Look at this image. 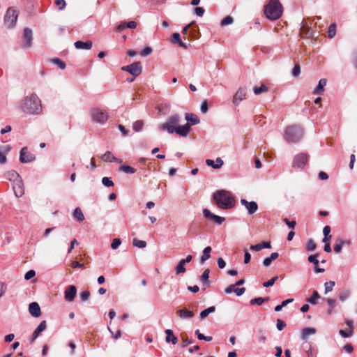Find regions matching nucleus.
I'll use <instances>...</instances> for the list:
<instances>
[{"instance_id": "nucleus-29", "label": "nucleus", "mask_w": 357, "mask_h": 357, "mask_svg": "<svg viewBox=\"0 0 357 357\" xmlns=\"http://www.w3.org/2000/svg\"><path fill=\"white\" fill-rule=\"evenodd\" d=\"M316 331V329L314 328H305L302 331L301 338L303 340H306L309 335L315 334Z\"/></svg>"}, {"instance_id": "nucleus-33", "label": "nucleus", "mask_w": 357, "mask_h": 357, "mask_svg": "<svg viewBox=\"0 0 357 357\" xmlns=\"http://www.w3.org/2000/svg\"><path fill=\"white\" fill-rule=\"evenodd\" d=\"M185 261L181 260L176 266L175 267V272L176 275L184 273L186 271V269L185 268Z\"/></svg>"}, {"instance_id": "nucleus-30", "label": "nucleus", "mask_w": 357, "mask_h": 357, "mask_svg": "<svg viewBox=\"0 0 357 357\" xmlns=\"http://www.w3.org/2000/svg\"><path fill=\"white\" fill-rule=\"evenodd\" d=\"M185 117V119L192 125H196L199 123V117L194 114L186 113Z\"/></svg>"}, {"instance_id": "nucleus-4", "label": "nucleus", "mask_w": 357, "mask_h": 357, "mask_svg": "<svg viewBox=\"0 0 357 357\" xmlns=\"http://www.w3.org/2000/svg\"><path fill=\"white\" fill-rule=\"evenodd\" d=\"M283 8L279 0H271L265 6L264 14L271 20H276L282 15Z\"/></svg>"}, {"instance_id": "nucleus-62", "label": "nucleus", "mask_w": 357, "mask_h": 357, "mask_svg": "<svg viewBox=\"0 0 357 357\" xmlns=\"http://www.w3.org/2000/svg\"><path fill=\"white\" fill-rule=\"evenodd\" d=\"M344 350L348 354H351L354 351V347L351 344L348 343L344 346Z\"/></svg>"}, {"instance_id": "nucleus-15", "label": "nucleus", "mask_w": 357, "mask_h": 357, "mask_svg": "<svg viewBox=\"0 0 357 357\" xmlns=\"http://www.w3.org/2000/svg\"><path fill=\"white\" fill-rule=\"evenodd\" d=\"M171 42L174 44H177L179 47L187 50L190 47V43H184L181 39V36L178 33H174L172 36Z\"/></svg>"}, {"instance_id": "nucleus-5", "label": "nucleus", "mask_w": 357, "mask_h": 357, "mask_svg": "<svg viewBox=\"0 0 357 357\" xmlns=\"http://www.w3.org/2000/svg\"><path fill=\"white\" fill-rule=\"evenodd\" d=\"M303 136V130L301 127L293 125L288 126L285 131L284 137L289 142H297Z\"/></svg>"}, {"instance_id": "nucleus-7", "label": "nucleus", "mask_w": 357, "mask_h": 357, "mask_svg": "<svg viewBox=\"0 0 357 357\" xmlns=\"http://www.w3.org/2000/svg\"><path fill=\"white\" fill-rule=\"evenodd\" d=\"M90 114L92 120L96 123L103 124L107 121L108 114L103 109L99 108H93L91 109Z\"/></svg>"}, {"instance_id": "nucleus-27", "label": "nucleus", "mask_w": 357, "mask_h": 357, "mask_svg": "<svg viewBox=\"0 0 357 357\" xmlns=\"http://www.w3.org/2000/svg\"><path fill=\"white\" fill-rule=\"evenodd\" d=\"M165 333L167 334L166 339H165L167 342H172L173 344H176L177 343L178 339L174 335L173 331L172 330H170V329L165 330Z\"/></svg>"}, {"instance_id": "nucleus-50", "label": "nucleus", "mask_w": 357, "mask_h": 357, "mask_svg": "<svg viewBox=\"0 0 357 357\" xmlns=\"http://www.w3.org/2000/svg\"><path fill=\"white\" fill-rule=\"evenodd\" d=\"M267 91V87L265 85H261L259 87H255L254 88V93L256 95H258L261 93L266 92Z\"/></svg>"}, {"instance_id": "nucleus-59", "label": "nucleus", "mask_w": 357, "mask_h": 357, "mask_svg": "<svg viewBox=\"0 0 357 357\" xmlns=\"http://www.w3.org/2000/svg\"><path fill=\"white\" fill-rule=\"evenodd\" d=\"M152 52V49L151 47H146L145 48L143 49V50L142 51V56H149V54H151Z\"/></svg>"}, {"instance_id": "nucleus-57", "label": "nucleus", "mask_w": 357, "mask_h": 357, "mask_svg": "<svg viewBox=\"0 0 357 357\" xmlns=\"http://www.w3.org/2000/svg\"><path fill=\"white\" fill-rule=\"evenodd\" d=\"M36 275V272L35 271L33 270H30L29 271H27L24 275V279L26 280H29L30 279H31L32 278H33Z\"/></svg>"}, {"instance_id": "nucleus-12", "label": "nucleus", "mask_w": 357, "mask_h": 357, "mask_svg": "<svg viewBox=\"0 0 357 357\" xmlns=\"http://www.w3.org/2000/svg\"><path fill=\"white\" fill-rule=\"evenodd\" d=\"M35 155L31 153L27 152V148L24 147L20 151V160L21 162L27 163L34 160Z\"/></svg>"}, {"instance_id": "nucleus-14", "label": "nucleus", "mask_w": 357, "mask_h": 357, "mask_svg": "<svg viewBox=\"0 0 357 357\" xmlns=\"http://www.w3.org/2000/svg\"><path fill=\"white\" fill-rule=\"evenodd\" d=\"M246 96V89L240 87L234 96L233 102L237 105L241 102Z\"/></svg>"}, {"instance_id": "nucleus-49", "label": "nucleus", "mask_w": 357, "mask_h": 357, "mask_svg": "<svg viewBox=\"0 0 357 357\" xmlns=\"http://www.w3.org/2000/svg\"><path fill=\"white\" fill-rule=\"evenodd\" d=\"M102 183L106 187L114 186V182L108 177H103L102 178Z\"/></svg>"}, {"instance_id": "nucleus-48", "label": "nucleus", "mask_w": 357, "mask_h": 357, "mask_svg": "<svg viewBox=\"0 0 357 357\" xmlns=\"http://www.w3.org/2000/svg\"><path fill=\"white\" fill-rule=\"evenodd\" d=\"M233 22V17L228 15L223 18L220 22L221 26H226L232 24Z\"/></svg>"}, {"instance_id": "nucleus-2", "label": "nucleus", "mask_w": 357, "mask_h": 357, "mask_svg": "<svg viewBox=\"0 0 357 357\" xmlns=\"http://www.w3.org/2000/svg\"><path fill=\"white\" fill-rule=\"evenodd\" d=\"M20 107L28 114H37L42 111L40 100L35 93L26 96L20 103Z\"/></svg>"}, {"instance_id": "nucleus-6", "label": "nucleus", "mask_w": 357, "mask_h": 357, "mask_svg": "<svg viewBox=\"0 0 357 357\" xmlns=\"http://www.w3.org/2000/svg\"><path fill=\"white\" fill-rule=\"evenodd\" d=\"M19 12L14 7H9L4 16V24L6 27L13 28L17 22Z\"/></svg>"}, {"instance_id": "nucleus-20", "label": "nucleus", "mask_w": 357, "mask_h": 357, "mask_svg": "<svg viewBox=\"0 0 357 357\" xmlns=\"http://www.w3.org/2000/svg\"><path fill=\"white\" fill-rule=\"evenodd\" d=\"M176 314L182 319H191L195 316L193 311L181 309L176 311Z\"/></svg>"}, {"instance_id": "nucleus-42", "label": "nucleus", "mask_w": 357, "mask_h": 357, "mask_svg": "<svg viewBox=\"0 0 357 357\" xmlns=\"http://www.w3.org/2000/svg\"><path fill=\"white\" fill-rule=\"evenodd\" d=\"M269 299L268 297L267 298H262V297H258L253 298L250 301V304L252 305H261L265 301H268Z\"/></svg>"}, {"instance_id": "nucleus-41", "label": "nucleus", "mask_w": 357, "mask_h": 357, "mask_svg": "<svg viewBox=\"0 0 357 357\" xmlns=\"http://www.w3.org/2000/svg\"><path fill=\"white\" fill-rule=\"evenodd\" d=\"M335 283L334 281H329L326 282L324 284L325 289L324 293L325 294H327L328 292H331L333 290V287L335 286Z\"/></svg>"}, {"instance_id": "nucleus-28", "label": "nucleus", "mask_w": 357, "mask_h": 357, "mask_svg": "<svg viewBox=\"0 0 357 357\" xmlns=\"http://www.w3.org/2000/svg\"><path fill=\"white\" fill-rule=\"evenodd\" d=\"M327 81L326 79H321L318 85L314 90V93L322 94L324 93V88L326 85Z\"/></svg>"}, {"instance_id": "nucleus-17", "label": "nucleus", "mask_w": 357, "mask_h": 357, "mask_svg": "<svg viewBox=\"0 0 357 357\" xmlns=\"http://www.w3.org/2000/svg\"><path fill=\"white\" fill-rule=\"evenodd\" d=\"M29 313L33 317H38L41 314L40 307L38 303L36 302H33L29 304Z\"/></svg>"}, {"instance_id": "nucleus-23", "label": "nucleus", "mask_w": 357, "mask_h": 357, "mask_svg": "<svg viewBox=\"0 0 357 357\" xmlns=\"http://www.w3.org/2000/svg\"><path fill=\"white\" fill-rule=\"evenodd\" d=\"M302 37H310L314 38L315 37L314 33L312 31L310 30V29L307 26V22H303V25L301 27V32Z\"/></svg>"}, {"instance_id": "nucleus-26", "label": "nucleus", "mask_w": 357, "mask_h": 357, "mask_svg": "<svg viewBox=\"0 0 357 357\" xmlns=\"http://www.w3.org/2000/svg\"><path fill=\"white\" fill-rule=\"evenodd\" d=\"M5 176L8 180L13 181L14 183L20 180V176L19 174L15 170H10L7 172L5 174Z\"/></svg>"}, {"instance_id": "nucleus-37", "label": "nucleus", "mask_w": 357, "mask_h": 357, "mask_svg": "<svg viewBox=\"0 0 357 357\" xmlns=\"http://www.w3.org/2000/svg\"><path fill=\"white\" fill-rule=\"evenodd\" d=\"M132 245L139 248H144L146 246V242L137 238H133Z\"/></svg>"}, {"instance_id": "nucleus-16", "label": "nucleus", "mask_w": 357, "mask_h": 357, "mask_svg": "<svg viewBox=\"0 0 357 357\" xmlns=\"http://www.w3.org/2000/svg\"><path fill=\"white\" fill-rule=\"evenodd\" d=\"M203 215L205 218L213 219L218 225H221L225 220V218L216 215L206 208L203 210Z\"/></svg>"}, {"instance_id": "nucleus-19", "label": "nucleus", "mask_w": 357, "mask_h": 357, "mask_svg": "<svg viewBox=\"0 0 357 357\" xmlns=\"http://www.w3.org/2000/svg\"><path fill=\"white\" fill-rule=\"evenodd\" d=\"M317 257H318L317 254L314 255H310L308 257L307 260L309 262L312 263L314 264V270L315 273H323V272H324V269L319 268L318 266L319 260H318Z\"/></svg>"}, {"instance_id": "nucleus-13", "label": "nucleus", "mask_w": 357, "mask_h": 357, "mask_svg": "<svg viewBox=\"0 0 357 357\" xmlns=\"http://www.w3.org/2000/svg\"><path fill=\"white\" fill-rule=\"evenodd\" d=\"M77 294L76 287L74 285L68 286L64 291L65 300L68 302H72L75 299Z\"/></svg>"}, {"instance_id": "nucleus-43", "label": "nucleus", "mask_w": 357, "mask_h": 357, "mask_svg": "<svg viewBox=\"0 0 357 357\" xmlns=\"http://www.w3.org/2000/svg\"><path fill=\"white\" fill-rule=\"evenodd\" d=\"M143 126H144V122L142 120H138V121H136L133 125H132V128L136 132H139L142 130V128H143Z\"/></svg>"}, {"instance_id": "nucleus-31", "label": "nucleus", "mask_w": 357, "mask_h": 357, "mask_svg": "<svg viewBox=\"0 0 357 357\" xmlns=\"http://www.w3.org/2000/svg\"><path fill=\"white\" fill-rule=\"evenodd\" d=\"M73 216L79 222H82L84 220V215L79 207H77L73 213Z\"/></svg>"}, {"instance_id": "nucleus-22", "label": "nucleus", "mask_w": 357, "mask_h": 357, "mask_svg": "<svg viewBox=\"0 0 357 357\" xmlns=\"http://www.w3.org/2000/svg\"><path fill=\"white\" fill-rule=\"evenodd\" d=\"M74 45L78 50H90L92 47L93 43L91 40H87L86 42L78 40L76 41Z\"/></svg>"}, {"instance_id": "nucleus-18", "label": "nucleus", "mask_w": 357, "mask_h": 357, "mask_svg": "<svg viewBox=\"0 0 357 357\" xmlns=\"http://www.w3.org/2000/svg\"><path fill=\"white\" fill-rule=\"evenodd\" d=\"M13 188L15 195L17 197H21L24 193L23 183L22 182L21 179L15 183Z\"/></svg>"}, {"instance_id": "nucleus-9", "label": "nucleus", "mask_w": 357, "mask_h": 357, "mask_svg": "<svg viewBox=\"0 0 357 357\" xmlns=\"http://www.w3.org/2000/svg\"><path fill=\"white\" fill-rule=\"evenodd\" d=\"M309 155L305 153L296 155L293 160V167L303 169L308 161Z\"/></svg>"}, {"instance_id": "nucleus-21", "label": "nucleus", "mask_w": 357, "mask_h": 357, "mask_svg": "<svg viewBox=\"0 0 357 357\" xmlns=\"http://www.w3.org/2000/svg\"><path fill=\"white\" fill-rule=\"evenodd\" d=\"M11 146L10 145H4L0 146V164H4L6 159V154L10 151Z\"/></svg>"}, {"instance_id": "nucleus-39", "label": "nucleus", "mask_w": 357, "mask_h": 357, "mask_svg": "<svg viewBox=\"0 0 357 357\" xmlns=\"http://www.w3.org/2000/svg\"><path fill=\"white\" fill-rule=\"evenodd\" d=\"M320 298L319 293L317 291H314L312 295L307 299V301L312 305L317 304V300Z\"/></svg>"}, {"instance_id": "nucleus-25", "label": "nucleus", "mask_w": 357, "mask_h": 357, "mask_svg": "<svg viewBox=\"0 0 357 357\" xmlns=\"http://www.w3.org/2000/svg\"><path fill=\"white\" fill-rule=\"evenodd\" d=\"M102 160L105 162H115L118 163H121L122 160L118 159L114 157L110 151H107L105 154H103L101 157Z\"/></svg>"}, {"instance_id": "nucleus-58", "label": "nucleus", "mask_w": 357, "mask_h": 357, "mask_svg": "<svg viewBox=\"0 0 357 357\" xmlns=\"http://www.w3.org/2000/svg\"><path fill=\"white\" fill-rule=\"evenodd\" d=\"M301 73V67L298 64L295 65L294 68L292 70V75L294 77H297Z\"/></svg>"}, {"instance_id": "nucleus-45", "label": "nucleus", "mask_w": 357, "mask_h": 357, "mask_svg": "<svg viewBox=\"0 0 357 357\" xmlns=\"http://www.w3.org/2000/svg\"><path fill=\"white\" fill-rule=\"evenodd\" d=\"M335 33H336L335 24H331L328 28V37L330 38H333L335 36Z\"/></svg>"}, {"instance_id": "nucleus-51", "label": "nucleus", "mask_w": 357, "mask_h": 357, "mask_svg": "<svg viewBox=\"0 0 357 357\" xmlns=\"http://www.w3.org/2000/svg\"><path fill=\"white\" fill-rule=\"evenodd\" d=\"M46 328H47L46 321H43L40 322V324H39V326L36 328V329L35 331H37L38 333H40L43 331H44L46 329Z\"/></svg>"}, {"instance_id": "nucleus-52", "label": "nucleus", "mask_w": 357, "mask_h": 357, "mask_svg": "<svg viewBox=\"0 0 357 357\" xmlns=\"http://www.w3.org/2000/svg\"><path fill=\"white\" fill-rule=\"evenodd\" d=\"M278 279V277L276 275V276L273 277V278H271V280H269L268 281L264 282L263 286L264 287H271L274 284L275 282Z\"/></svg>"}, {"instance_id": "nucleus-55", "label": "nucleus", "mask_w": 357, "mask_h": 357, "mask_svg": "<svg viewBox=\"0 0 357 357\" xmlns=\"http://www.w3.org/2000/svg\"><path fill=\"white\" fill-rule=\"evenodd\" d=\"M121 241L119 238H114V239H113V241L112 242L111 248L113 250H116L119 248V246L121 245Z\"/></svg>"}, {"instance_id": "nucleus-53", "label": "nucleus", "mask_w": 357, "mask_h": 357, "mask_svg": "<svg viewBox=\"0 0 357 357\" xmlns=\"http://www.w3.org/2000/svg\"><path fill=\"white\" fill-rule=\"evenodd\" d=\"M55 4L60 10H63L66 6L65 0H56Z\"/></svg>"}, {"instance_id": "nucleus-56", "label": "nucleus", "mask_w": 357, "mask_h": 357, "mask_svg": "<svg viewBox=\"0 0 357 357\" xmlns=\"http://www.w3.org/2000/svg\"><path fill=\"white\" fill-rule=\"evenodd\" d=\"M340 335L342 337H351L352 335H353V332L351 331H344V330H342L341 329L340 331Z\"/></svg>"}, {"instance_id": "nucleus-46", "label": "nucleus", "mask_w": 357, "mask_h": 357, "mask_svg": "<svg viewBox=\"0 0 357 357\" xmlns=\"http://www.w3.org/2000/svg\"><path fill=\"white\" fill-rule=\"evenodd\" d=\"M195 333L197 336V338L200 340H205V341H207V342H210L212 340V337L211 336H204L203 334L200 333L199 331V330H197L195 331Z\"/></svg>"}, {"instance_id": "nucleus-24", "label": "nucleus", "mask_w": 357, "mask_h": 357, "mask_svg": "<svg viewBox=\"0 0 357 357\" xmlns=\"http://www.w3.org/2000/svg\"><path fill=\"white\" fill-rule=\"evenodd\" d=\"M206 163L208 166L211 167L213 169H219L224 164L223 160L220 158H217L215 162L213 160L207 159L206 160Z\"/></svg>"}, {"instance_id": "nucleus-35", "label": "nucleus", "mask_w": 357, "mask_h": 357, "mask_svg": "<svg viewBox=\"0 0 357 357\" xmlns=\"http://www.w3.org/2000/svg\"><path fill=\"white\" fill-rule=\"evenodd\" d=\"M209 273H210L209 268L205 269L204 271L203 272V273L200 278V280L202 281V282L204 284L208 285Z\"/></svg>"}, {"instance_id": "nucleus-64", "label": "nucleus", "mask_w": 357, "mask_h": 357, "mask_svg": "<svg viewBox=\"0 0 357 357\" xmlns=\"http://www.w3.org/2000/svg\"><path fill=\"white\" fill-rule=\"evenodd\" d=\"M195 12L197 16L202 17L204 13V9L202 7H197L195 9Z\"/></svg>"}, {"instance_id": "nucleus-54", "label": "nucleus", "mask_w": 357, "mask_h": 357, "mask_svg": "<svg viewBox=\"0 0 357 357\" xmlns=\"http://www.w3.org/2000/svg\"><path fill=\"white\" fill-rule=\"evenodd\" d=\"M90 296V292L89 291H84L80 293V298L82 302L86 301Z\"/></svg>"}, {"instance_id": "nucleus-61", "label": "nucleus", "mask_w": 357, "mask_h": 357, "mask_svg": "<svg viewBox=\"0 0 357 357\" xmlns=\"http://www.w3.org/2000/svg\"><path fill=\"white\" fill-rule=\"evenodd\" d=\"M284 222L291 229H294L296 225V221H294V220L289 221V219H287V218H284Z\"/></svg>"}, {"instance_id": "nucleus-32", "label": "nucleus", "mask_w": 357, "mask_h": 357, "mask_svg": "<svg viewBox=\"0 0 357 357\" xmlns=\"http://www.w3.org/2000/svg\"><path fill=\"white\" fill-rule=\"evenodd\" d=\"M211 248L210 246L206 247L204 250L202 257H200V262L203 264L205 261L208 260L211 257Z\"/></svg>"}, {"instance_id": "nucleus-3", "label": "nucleus", "mask_w": 357, "mask_h": 357, "mask_svg": "<svg viewBox=\"0 0 357 357\" xmlns=\"http://www.w3.org/2000/svg\"><path fill=\"white\" fill-rule=\"evenodd\" d=\"M213 199L218 207L221 209H229L235 205V199L232 194L225 190L214 192Z\"/></svg>"}, {"instance_id": "nucleus-38", "label": "nucleus", "mask_w": 357, "mask_h": 357, "mask_svg": "<svg viewBox=\"0 0 357 357\" xmlns=\"http://www.w3.org/2000/svg\"><path fill=\"white\" fill-rule=\"evenodd\" d=\"M51 61H52L53 63H54V64L57 65V66H58V67H59L60 69H61V70L65 69V68H66V65L65 62H64V61H63L61 59H59V58H54V59H52L51 60Z\"/></svg>"}, {"instance_id": "nucleus-36", "label": "nucleus", "mask_w": 357, "mask_h": 357, "mask_svg": "<svg viewBox=\"0 0 357 357\" xmlns=\"http://www.w3.org/2000/svg\"><path fill=\"white\" fill-rule=\"evenodd\" d=\"M119 169L126 174H135L136 172V169L128 165H121L119 167Z\"/></svg>"}, {"instance_id": "nucleus-8", "label": "nucleus", "mask_w": 357, "mask_h": 357, "mask_svg": "<svg viewBox=\"0 0 357 357\" xmlns=\"http://www.w3.org/2000/svg\"><path fill=\"white\" fill-rule=\"evenodd\" d=\"M122 70L130 73L133 77H137L142 73V67L140 62H135L130 65L122 67Z\"/></svg>"}, {"instance_id": "nucleus-63", "label": "nucleus", "mask_w": 357, "mask_h": 357, "mask_svg": "<svg viewBox=\"0 0 357 357\" xmlns=\"http://www.w3.org/2000/svg\"><path fill=\"white\" fill-rule=\"evenodd\" d=\"M235 287H236L235 284H230L229 286H228V287L225 289V294H231V293H232V292H234Z\"/></svg>"}, {"instance_id": "nucleus-40", "label": "nucleus", "mask_w": 357, "mask_h": 357, "mask_svg": "<svg viewBox=\"0 0 357 357\" xmlns=\"http://www.w3.org/2000/svg\"><path fill=\"white\" fill-rule=\"evenodd\" d=\"M350 294H351V291L349 290L343 291L339 294V299L342 302H344L349 298Z\"/></svg>"}, {"instance_id": "nucleus-47", "label": "nucleus", "mask_w": 357, "mask_h": 357, "mask_svg": "<svg viewBox=\"0 0 357 357\" xmlns=\"http://www.w3.org/2000/svg\"><path fill=\"white\" fill-rule=\"evenodd\" d=\"M316 249V243L312 239H309L306 245V250L308 251H314Z\"/></svg>"}, {"instance_id": "nucleus-11", "label": "nucleus", "mask_w": 357, "mask_h": 357, "mask_svg": "<svg viewBox=\"0 0 357 357\" xmlns=\"http://www.w3.org/2000/svg\"><path fill=\"white\" fill-rule=\"evenodd\" d=\"M241 204L245 206L249 215H253L258 209V204L255 201L248 202L245 199H241Z\"/></svg>"}, {"instance_id": "nucleus-60", "label": "nucleus", "mask_w": 357, "mask_h": 357, "mask_svg": "<svg viewBox=\"0 0 357 357\" xmlns=\"http://www.w3.org/2000/svg\"><path fill=\"white\" fill-rule=\"evenodd\" d=\"M276 326H277V328L279 330V331H282L284 328V327L286 326V324L284 323V321H283L281 319H278L277 320V324H276Z\"/></svg>"}, {"instance_id": "nucleus-10", "label": "nucleus", "mask_w": 357, "mask_h": 357, "mask_svg": "<svg viewBox=\"0 0 357 357\" xmlns=\"http://www.w3.org/2000/svg\"><path fill=\"white\" fill-rule=\"evenodd\" d=\"M23 43L22 47L25 49L29 48L32 46L33 32L29 28H25L23 33Z\"/></svg>"}, {"instance_id": "nucleus-1", "label": "nucleus", "mask_w": 357, "mask_h": 357, "mask_svg": "<svg viewBox=\"0 0 357 357\" xmlns=\"http://www.w3.org/2000/svg\"><path fill=\"white\" fill-rule=\"evenodd\" d=\"M181 116L178 114L170 116L167 121L159 125L158 128L167 131L169 134L176 133L181 137H186L190 132V125L186 123L184 126H178Z\"/></svg>"}, {"instance_id": "nucleus-44", "label": "nucleus", "mask_w": 357, "mask_h": 357, "mask_svg": "<svg viewBox=\"0 0 357 357\" xmlns=\"http://www.w3.org/2000/svg\"><path fill=\"white\" fill-rule=\"evenodd\" d=\"M324 300L326 301V303H328V305L330 307V309L328 310V313L331 314L332 312L333 309L336 305V301L333 298H325Z\"/></svg>"}, {"instance_id": "nucleus-34", "label": "nucleus", "mask_w": 357, "mask_h": 357, "mask_svg": "<svg viewBox=\"0 0 357 357\" xmlns=\"http://www.w3.org/2000/svg\"><path fill=\"white\" fill-rule=\"evenodd\" d=\"M215 311V306H211V307H209L205 310H204L203 311H202L200 312V318L202 319H205L206 317H208V315L211 313V312H213Z\"/></svg>"}]
</instances>
